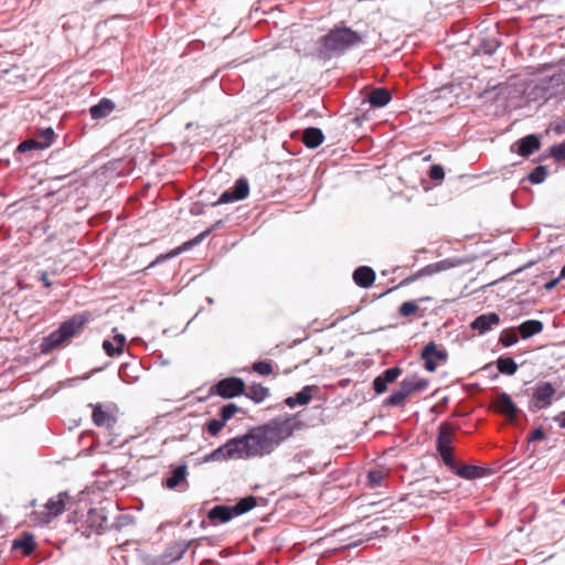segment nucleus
<instances>
[{"label":"nucleus","instance_id":"8","mask_svg":"<svg viewBox=\"0 0 565 565\" xmlns=\"http://www.w3.org/2000/svg\"><path fill=\"white\" fill-rule=\"evenodd\" d=\"M89 406L93 408L92 420L97 427L108 430L115 427L117 424V415L113 407L102 403L89 404Z\"/></svg>","mask_w":565,"mask_h":565},{"label":"nucleus","instance_id":"50","mask_svg":"<svg viewBox=\"0 0 565 565\" xmlns=\"http://www.w3.org/2000/svg\"><path fill=\"white\" fill-rule=\"evenodd\" d=\"M559 426H561L562 428H565V414H563V418H562V419H561V422H559Z\"/></svg>","mask_w":565,"mask_h":565},{"label":"nucleus","instance_id":"5","mask_svg":"<svg viewBox=\"0 0 565 565\" xmlns=\"http://www.w3.org/2000/svg\"><path fill=\"white\" fill-rule=\"evenodd\" d=\"M70 495L67 492H60L58 494L50 498L44 504H36V500L30 502L33 511L30 513L29 519L34 525H44L50 523L54 518L61 515L65 511L66 502Z\"/></svg>","mask_w":565,"mask_h":565},{"label":"nucleus","instance_id":"15","mask_svg":"<svg viewBox=\"0 0 565 565\" xmlns=\"http://www.w3.org/2000/svg\"><path fill=\"white\" fill-rule=\"evenodd\" d=\"M222 220H218L215 222L210 228L203 231L201 234H199L196 237L189 239L184 242L181 246L177 247L175 249L171 250L168 255V257H174L185 250L191 249L193 246L200 244L205 237H207L213 231L218 228L222 225Z\"/></svg>","mask_w":565,"mask_h":565},{"label":"nucleus","instance_id":"32","mask_svg":"<svg viewBox=\"0 0 565 565\" xmlns=\"http://www.w3.org/2000/svg\"><path fill=\"white\" fill-rule=\"evenodd\" d=\"M388 476V472L384 468H376L369 471L367 481L371 488L380 487L383 480Z\"/></svg>","mask_w":565,"mask_h":565},{"label":"nucleus","instance_id":"14","mask_svg":"<svg viewBox=\"0 0 565 565\" xmlns=\"http://www.w3.org/2000/svg\"><path fill=\"white\" fill-rule=\"evenodd\" d=\"M495 409L505 415L509 419H515L519 413V409L512 398L507 393H501L498 395L494 402Z\"/></svg>","mask_w":565,"mask_h":565},{"label":"nucleus","instance_id":"4","mask_svg":"<svg viewBox=\"0 0 565 565\" xmlns=\"http://www.w3.org/2000/svg\"><path fill=\"white\" fill-rule=\"evenodd\" d=\"M298 427L299 422L295 417H277L258 427V430L268 452H271L276 446L289 438Z\"/></svg>","mask_w":565,"mask_h":565},{"label":"nucleus","instance_id":"26","mask_svg":"<svg viewBox=\"0 0 565 565\" xmlns=\"http://www.w3.org/2000/svg\"><path fill=\"white\" fill-rule=\"evenodd\" d=\"M186 476V466H178L172 470V475L169 478H167L162 484L168 489H175L179 484L185 481Z\"/></svg>","mask_w":565,"mask_h":565},{"label":"nucleus","instance_id":"1","mask_svg":"<svg viewBox=\"0 0 565 565\" xmlns=\"http://www.w3.org/2000/svg\"><path fill=\"white\" fill-rule=\"evenodd\" d=\"M269 454L258 428L239 437L227 440L224 445L213 450L206 460L223 461L230 459H248Z\"/></svg>","mask_w":565,"mask_h":565},{"label":"nucleus","instance_id":"30","mask_svg":"<svg viewBox=\"0 0 565 565\" xmlns=\"http://www.w3.org/2000/svg\"><path fill=\"white\" fill-rule=\"evenodd\" d=\"M497 367L500 373L507 375H513L518 371V364L512 358L500 356L497 360Z\"/></svg>","mask_w":565,"mask_h":565},{"label":"nucleus","instance_id":"36","mask_svg":"<svg viewBox=\"0 0 565 565\" xmlns=\"http://www.w3.org/2000/svg\"><path fill=\"white\" fill-rule=\"evenodd\" d=\"M440 457L443 458L444 463L452 470L456 468V463L452 457L454 448L452 447H438L437 448Z\"/></svg>","mask_w":565,"mask_h":565},{"label":"nucleus","instance_id":"16","mask_svg":"<svg viewBox=\"0 0 565 565\" xmlns=\"http://www.w3.org/2000/svg\"><path fill=\"white\" fill-rule=\"evenodd\" d=\"M375 277V271L369 266H360L353 271V281L361 288L371 287Z\"/></svg>","mask_w":565,"mask_h":565},{"label":"nucleus","instance_id":"25","mask_svg":"<svg viewBox=\"0 0 565 565\" xmlns=\"http://www.w3.org/2000/svg\"><path fill=\"white\" fill-rule=\"evenodd\" d=\"M451 471L460 478L468 480L481 478L484 475V468L473 465H462L460 467L456 465V468H454Z\"/></svg>","mask_w":565,"mask_h":565},{"label":"nucleus","instance_id":"46","mask_svg":"<svg viewBox=\"0 0 565 565\" xmlns=\"http://www.w3.org/2000/svg\"><path fill=\"white\" fill-rule=\"evenodd\" d=\"M561 280H562V278H559V276H558L557 278L552 279V280H550L548 282H546V284L544 285V288H545L547 291H551L552 289H554V288L558 285V282H559Z\"/></svg>","mask_w":565,"mask_h":565},{"label":"nucleus","instance_id":"3","mask_svg":"<svg viewBox=\"0 0 565 565\" xmlns=\"http://www.w3.org/2000/svg\"><path fill=\"white\" fill-rule=\"evenodd\" d=\"M362 42V36L348 26L333 28L319 40L318 55L323 60L343 53Z\"/></svg>","mask_w":565,"mask_h":565},{"label":"nucleus","instance_id":"35","mask_svg":"<svg viewBox=\"0 0 565 565\" xmlns=\"http://www.w3.org/2000/svg\"><path fill=\"white\" fill-rule=\"evenodd\" d=\"M519 338L514 329H504L499 338V342L503 347H511L518 342Z\"/></svg>","mask_w":565,"mask_h":565},{"label":"nucleus","instance_id":"29","mask_svg":"<svg viewBox=\"0 0 565 565\" xmlns=\"http://www.w3.org/2000/svg\"><path fill=\"white\" fill-rule=\"evenodd\" d=\"M391 98L392 96L388 89L375 88L369 94L367 100L371 106L379 108L387 105Z\"/></svg>","mask_w":565,"mask_h":565},{"label":"nucleus","instance_id":"11","mask_svg":"<svg viewBox=\"0 0 565 565\" xmlns=\"http://www.w3.org/2000/svg\"><path fill=\"white\" fill-rule=\"evenodd\" d=\"M249 193V185L246 179L236 180L233 188L224 191L213 205L226 204L245 199Z\"/></svg>","mask_w":565,"mask_h":565},{"label":"nucleus","instance_id":"12","mask_svg":"<svg viewBox=\"0 0 565 565\" xmlns=\"http://www.w3.org/2000/svg\"><path fill=\"white\" fill-rule=\"evenodd\" d=\"M500 316L495 312L478 316L471 323L470 327L477 330L480 334H484L490 331L493 327L500 324Z\"/></svg>","mask_w":565,"mask_h":565},{"label":"nucleus","instance_id":"49","mask_svg":"<svg viewBox=\"0 0 565 565\" xmlns=\"http://www.w3.org/2000/svg\"><path fill=\"white\" fill-rule=\"evenodd\" d=\"M559 278L565 279V265L563 266V268L561 270Z\"/></svg>","mask_w":565,"mask_h":565},{"label":"nucleus","instance_id":"6","mask_svg":"<svg viewBox=\"0 0 565 565\" xmlns=\"http://www.w3.org/2000/svg\"><path fill=\"white\" fill-rule=\"evenodd\" d=\"M428 381L417 375L404 379L397 390H395L385 401V405L399 406L406 398L415 393L423 392L427 388Z\"/></svg>","mask_w":565,"mask_h":565},{"label":"nucleus","instance_id":"23","mask_svg":"<svg viewBox=\"0 0 565 565\" xmlns=\"http://www.w3.org/2000/svg\"><path fill=\"white\" fill-rule=\"evenodd\" d=\"M456 428L449 423H443L439 426L438 437H437V448L438 447H451V444L455 439Z\"/></svg>","mask_w":565,"mask_h":565},{"label":"nucleus","instance_id":"48","mask_svg":"<svg viewBox=\"0 0 565 565\" xmlns=\"http://www.w3.org/2000/svg\"><path fill=\"white\" fill-rule=\"evenodd\" d=\"M41 280H42V282L44 284V286H45L46 288H51L52 282H51V281H50V279H49V275H47V273H42V275H41Z\"/></svg>","mask_w":565,"mask_h":565},{"label":"nucleus","instance_id":"17","mask_svg":"<svg viewBox=\"0 0 565 565\" xmlns=\"http://www.w3.org/2000/svg\"><path fill=\"white\" fill-rule=\"evenodd\" d=\"M35 547L36 543L34 541V536L28 532L12 541V550L21 551L24 556L31 555Z\"/></svg>","mask_w":565,"mask_h":565},{"label":"nucleus","instance_id":"40","mask_svg":"<svg viewBox=\"0 0 565 565\" xmlns=\"http://www.w3.org/2000/svg\"><path fill=\"white\" fill-rule=\"evenodd\" d=\"M252 369L259 375H269L273 373V364L268 361H257L253 363Z\"/></svg>","mask_w":565,"mask_h":565},{"label":"nucleus","instance_id":"37","mask_svg":"<svg viewBox=\"0 0 565 565\" xmlns=\"http://www.w3.org/2000/svg\"><path fill=\"white\" fill-rule=\"evenodd\" d=\"M239 412V407H237L235 404L230 403L224 405L220 411L221 419L225 423H227L230 419H232L235 414Z\"/></svg>","mask_w":565,"mask_h":565},{"label":"nucleus","instance_id":"41","mask_svg":"<svg viewBox=\"0 0 565 565\" xmlns=\"http://www.w3.org/2000/svg\"><path fill=\"white\" fill-rule=\"evenodd\" d=\"M225 425H226V423L223 422L221 418L220 419H212V420H210V422H207L205 424V430L211 436H217Z\"/></svg>","mask_w":565,"mask_h":565},{"label":"nucleus","instance_id":"39","mask_svg":"<svg viewBox=\"0 0 565 565\" xmlns=\"http://www.w3.org/2000/svg\"><path fill=\"white\" fill-rule=\"evenodd\" d=\"M419 310L418 305L415 301H405L401 305L398 312L402 317H411Z\"/></svg>","mask_w":565,"mask_h":565},{"label":"nucleus","instance_id":"2","mask_svg":"<svg viewBox=\"0 0 565 565\" xmlns=\"http://www.w3.org/2000/svg\"><path fill=\"white\" fill-rule=\"evenodd\" d=\"M92 319L93 313L90 311H83L72 316L57 330L43 339L41 343L42 353L52 352L67 343L72 338L78 335Z\"/></svg>","mask_w":565,"mask_h":565},{"label":"nucleus","instance_id":"28","mask_svg":"<svg viewBox=\"0 0 565 565\" xmlns=\"http://www.w3.org/2000/svg\"><path fill=\"white\" fill-rule=\"evenodd\" d=\"M544 326L540 320H526L518 327L522 339H529L540 332H542Z\"/></svg>","mask_w":565,"mask_h":565},{"label":"nucleus","instance_id":"42","mask_svg":"<svg viewBox=\"0 0 565 565\" xmlns=\"http://www.w3.org/2000/svg\"><path fill=\"white\" fill-rule=\"evenodd\" d=\"M550 154L558 162L565 161V141L557 145H553L550 148Z\"/></svg>","mask_w":565,"mask_h":565},{"label":"nucleus","instance_id":"38","mask_svg":"<svg viewBox=\"0 0 565 565\" xmlns=\"http://www.w3.org/2000/svg\"><path fill=\"white\" fill-rule=\"evenodd\" d=\"M546 174H547L546 168L543 166H539L529 174V180L533 184H539L545 180Z\"/></svg>","mask_w":565,"mask_h":565},{"label":"nucleus","instance_id":"20","mask_svg":"<svg viewBox=\"0 0 565 565\" xmlns=\"http://www.w3.org/2000/svg\"><path fill=\"white\" fill-rule=\"evenodd\" d=\"M125 344V335L118 333L114 335L113 340H104L103 349L108 356L114 358L122 353Z\"/></svg>","mask_w":565,"mask_h":565},{"label":"nucleus","instance_id":"22","mask_svg":"<svg viewBox=\"0 0 565 565\" xmlns=\"http://www.w3.org/2000/svg\"><path fill=\"white\" fill-rule=\"evenodd\" d=\"M243 395L259 404L264 402L270 395V393L268 387L258 383H253L249 386L245 385V393Z\"/></svg>","mask_w":565,"mask_h":565},{"label":"nucleus","instance_id":"21","mask_svg":"<svg viewBox=\"0 0 565 565\" xmlns=\"http://www.w3.org/2000/svg\"><path fill=\"white\" fill-rule=\"evenodd\" d=\"M301 140L308 148L315 149L323 142L324 136L321 129L309 127L303 130Z\"/></svg>","mask_w":565,"mask_h":565},{"label":"nucleus","instance_id":"7","mask_svg":"<svg viewBox=\"0 0 565 565\" xmlns=\"http://www.w3.org/2000/svg\"><path fill=\"white\" fill-rule=\"evenodd\" d=\"M245 393V382L241 377L230 376L210 387V395L234 398Z\"/></svg>","mask_w":565,"mask_h":565},{"label":"nucleus","instance_id":"33","mask_svg":"<svg viewBox=\"0 0 565 565\" xmlns=\"http://www.w3.org/2000/svg\"><path fill=\"white\" fill-rule=\"evenodd\" d=\"M88 521L92 526H96L97 529H104L107 523V518L104 515L103 511L97 509H92L88 512Z\"/></svg>","mask_w":565,"mask_h":565},{"label":"nucleus","instance_id":"45","mask_svg":"<svg viewBox=\"0 0 565 565\" xmlns=\"http://www.w3.org/2000/svg\"><path fill=\"white\" fill-rule=\"evenodd\" d=\"M546 438V435L542 428H537L532 431L531 436L529 437L530 441H536V440H543Z\"/></svg>","mask_w":565,"mask_h":565},{"label":"nucleus","instance_id":"44","mask_svg":"<svg viewBox=\"0 0 565 565\" xmlns=\"http://www.w3.org/2000/svg\"><path fill=\"white\" fill-rule=\"evenodd\" d=\"M428 177L435 181L443 180L445 178L444 168L439 164L431 166L428 172Z\"/></svg>","mask_w":565,"mask_h":565},{"label":"nucleus","instance_id":"24","mask_svg":"<svg viewBox=\"0 0 565 565\" xmlns=\"http://www.w3.org/2000/svg\"><path fill=\"white\" fill-rule=\"evenodd\" d=\"M233 516H235V514L232 507L226 505H216L212 508L207 513V518L212 522L218 521L220 523L228 522L233 519Z\"/></svg>","mask_w":565,"mask_h":565},{"label":"nucleus","instance_id":"47","mask_svg":"<svg viewBox=\"0 0 565 565\" xmlns=\"http://www.w3.org/2000/svg\"><path fill=\"white\" fill-rule=\"evenodd\" d=\"M425 270H426V269H423V270H420L418 274H416V275H414V276H412V277H407V278H405V279L401 282V285L403 286V285H407V284H409V282L414 281L417 277L422 276V275H423V273H424Z\"/></svg>","mask_w":565,"mask_h":565},{"label":"nucleus","instance_id":"18","mask_svg":"<svg viewBox=\"0 0 565 565\" xmlns=\"http://www.w3.org/2000/svg\"><path fill=\"white\" fill-rule=\"evenodd\" d=\"M317 386L307 385L300 392L294 396H289L285 399L288 407L294 408L297 405H307L312 399V391H317Z\"/></svg>","mask_w":565,"mask_h":565},{"label":"nucleus","instance_id":"9","mask_svg":"<svg viewBox=\"0 0 565 565\" xmlns=\"http://www.w3.org/2000/svg\"><path fill=\"white\" fill-rule=\"evenodd\" d=\"M555 387L550 382H541L534 387L533 396L530 403L531 411H539L548 407L555 395Z\"/></svg>","mask_w":565,"mask_h":565},{"label":"nucleus","instance_id":"13","mask_svg":"<svg viewBox=\"0 0 565 565\" xmlns=\"http://www.w3.org/2000/svg\"><path fill=\"white\" fill-rule=\"evenodd\" d=\"M402 370L397 366L385 370L373 381V390L376 394H383L387 390V384L393 383L399 375Z\"/></svg>","mask_w":565,"mask_h":565},{"label":"nucleus","instance_id":"43","mask_svg":"<svg viewBox=\"0 0 565 565\" xmlns=\"http://www.w3.org/2000/svg\"><path fill=\"white\" fill-rule=\"evenodd\" d=\"M33 149H42L38 139H28V140L22 141L18 146V151H20V152H26V151H30Z\"/></svg>","mask_w":565,"mask_h":565},{"label":"nucleus","instance_id":"19","mask_svg":"<svg viewBox=\"0 0 565 565\" xmlns=\"http://www.w3.org/2000/svg\"><path fill=\"white\" fill-rule=\"evenodd\" d=\"M518 145V153L522 157H529L541 147L540 139L535 135H529L520 139Z\"/></svg>","mask_w":565,"mask_h":565},{"label":"nucleus","instance_id":"27","mask_svg":"<svg viewBox=\"0 0 565 565\" xmlns=\"http://www.w3.org/2000/svg\"><path fill=\"white\" fill-rule=\"evenodd\" d=\"M114 109L115 104L108 98H103L97 105L90 107L89 114L93 119H102L107 117Z\"/></svg>","mask_w":565,"mask_h":565},{"label":"nucleus","instance_id":"34","mask_svg":"<svg viewBox=\"0 0 565 565\" xmlns=\"http://www.w3.org/2000/svg\"><path fill=\"white\" fill-rule=\"evenodd\" d=\"M54 130L52 128H45L39 131L38 137L35 139L39 140L42 149L49 148L54 141Z\"/></svg>","mask_w":565,"mask_h":565},{"label":"nucleus","instance_id":"10","mask_svg":"<svg viewBox=\"0 0 565 565\" xmlns=\"http://www.w3.org/2000/svg\"><path fill=\"white\" fill-rule=\"evenodd\" d=\"M425 361V369L428 372H435L439 363H445L448 359V353L444 349H439L435 342H429L424 347L420 354Z\"/></svg>","mask_w":565,"mask_h":565},{"label":"nucleus","instance_id":"31","mask_svg":"<svg viewBox=\"0 0 565 565\" xmlns=\"http://www.w3.org/2000/svg\"><path fill=\"white\" fill-rule=\"evenodd\" d=\"M256 504V498L253 495H248L241 499L234 507H232V509L235 515H241L254 509Z\"/></svg>","mask_w":565,"mask_h":565}]
</instances>
